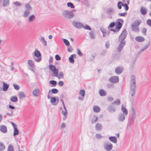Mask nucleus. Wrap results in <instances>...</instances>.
<instances>
[{"label":"nucleus","instance_id":"5fc2aeb1","mask_svg":"<svg viewBox=\"0 0 151 151\" xmlns=\"http://www.w3.org/2000/svg\"><path fill=\"white\" fill-rule=\"evenodd\" d=\"M146 23L148 25L151 27V19H147L146 21Z\"/></svg>","mask_w":151,"mask_h":151},{"label":"nucleus","instance_id":"393cba45","mask_svg":"<svg viewBox=\"0 0 151 151\" xmlns=\"http://www.w3.org/2000/svg\"><path fill=\"white\" fill-rule=\"evenodd\" d=\"M147 11V9L143 7H142L140 10V12L141 14L144 15H145L146 14Z\"/></svg>","mask_w":151,"mask_h":151},{"label":"nucleus","instance_id":"aec40b11","mask_svg":"<svg viewBox=\"0 0 151 151\" xmlns=\"http://www.w3.org/2000/svg\"><path fill=\"white\" fill-rule=\"evenodd\" d=\"M109 140L111 142L116 143L117 142V139L116 137L115 136H111L109 138Z\"/></svg>","mask_w":151,"mask_h":151},{"label":"nucleus","instance_id":"c85d7f7f","mask_svg":"<svg viewBox=\"0 0 151 151\" xmlns=\"http://www.w3.org/2000/svg\"><path fill=\"white\" fill-rule=\"evenodd\" d=\"M3 89L4 91H6L7 90L9 85L8 84L4 82H3Z\"/></svg>","mask_w":151,"mask_h":151},{"label":"nucleus","instance_id":"f704fd0d","mask_svg":"<svg viewBox=\"0 0 151 151\" xmlns=\"http://www.w3.org/2000/svg\"><path fill=\"white\" fill-rule=\"evenodd\" d=\"M93 110L95 112L98 113L100 111V108L97 106H94L93 108Z\"/></svg>","mask_w":151,"mask_h":151},{"label":"nucleus","instance_id":"e433bc0d","mask_svg":"<svg viewBox=\"0 0 151 151\" xmlns=\"http://www.w3.org/2000/svg\"><path fill=\"white\" fill-rule=\"evenodd\" d=\"M134 119L132 118H131L129 117V123H128V125L129 126H131L132 125L134 122Z\"/></svg>","mask_w":151,"mask_h":151},{"label":"nucleus","instance_id":"4c0bfd02","mask_svg":"<svg viewBox=\"0 0 151 151\" xmlns=\"http://www.w3.org/2000/svg\"><path fill=\"white\" fill-rule=\"evenodd\" d=\"M9 0H4L3 2V6L4 7H6L8 6L9 4Z\"/></svg>","mask_w":151,"mask_h":151},{"label":"nucleus","instance_id":"9d476101","mask_svg":"<svg viewBox=\"0 0 151 151\" xmlns=\"http://www.w3.org/2000/svg\"><path fill=\"white\" fill-rule=\"evenodd\" d=\"M136 86H130V94L131 96V99H134L133 96L134 95L136 90L135 89Z\"/></svg>","mask_w":151,"mask_h":151},{"label":"nucleus","instance_id":"6e6d98bb","mask_svg":"<svg viewBox=\"0 0 151 151\" xmlns=\"http://www.w3.org/2000/svg\"><path fill=\"white\" fill-rule=\"evenodd\" d=\"M95 137L97 139H99L102 138V136L100 134H96Z\"/></svg>","mask_w":151,"mask_h":151},{"label":"nucleus","instance_id":"2f4dec72","mask_svg":"<svg viewBox=\"0 0 151 151\" xmlns=\"http://www.w3.org/2000/svg\"><path fill=\"white\" fill-rule=\"evenodd\" d=\"M122 24L120 22L118 21L116 22V27L117 29H119L122 26Z\"/></svg>","mask_w":151,"mask_h":151},{"label":"nucleus","instance_id":"a19ab883","mask_svg":"<svg viewBox=\"0 0 151 151\" xmlns=\"http://www.w3.org/2000/svg\"><path fill=\"white\" fill-rule=\"evenodd\" d=\"M14 147L11 144L8 146L7 151H14Z\"/></svg>","mask_w":151,"mask_h":151},{"label":"nucleus","instance_id":"7c9ffc66","mask_svg":"<svg viewBox=\"0 0 151 151\" xmlns=\"http://www.w3.org/2000/svg\"><path fill=\"white\" fill-rule=\"evenodd\" d=\"M27 63L32 68H35L34 62L31 60H28L27 61Z\"/></svg>","mask_w":151,"mask_h":151},{"label":"nucleus","instance_id":"f257e3e1","mask_svg":"<svg viewBox=\"0 0 151 151\" xmlns=\"http://www.w3.org/2000/svg\"><path fill=\"white\" fill-rule=\"evenodd\" d=\"M127 35V32L125 29H124L119 37V44L117 47V51L119 52L121 51L126 44V41L125 40V39Z\"/></svg>","mask_w":151,"mask_h":151},{"label":"nucleus","instance_id":"39448f33","mask_svg":"<svg viewBox=\"0 0 151 151\" xmlns=\"http://www.w3.org/2000/svg\"><path fill=\"white\" fill-rule=\"evenodd\" d=\"M131 81L130 82V86H136V77L134 75H132L130 77Z\"/></svg>","mask_w":151,"mask_h":151},{"label":"nucleus","instance_id":"6e6552de","mask_svg":"<svg viewBox=\"0 0 151 151\" xmlns=\"http://www.w3.org/2000/svg\"><path fill=\"white\" fill-rule=\"evenodd\" d=\"M109 81L113 83H117L119 81V78L117 76H112L109 78Z\"/></svg>","mask_w":151,"mask_h":151},{"label":"nucleus","instance_id":"58836bf2","mask_svg":"<svg viewBox=\"0 0 151 151\" xmlns=\"http://www.w3.org/2000/svg\"><path fill=\"white\" fill-rule=\"evenodd\" d=\"M10 100L12 102H17L18 101V99L16 96H12Z\"/></svg>","mask_w":151,"mask_h":151},{"label":"nucleus","instance_id":"09e8293b","mask_svg":"<svg viewBox=\"0 0 151 151\" xmlns=\"http://www.w3.org/2000/svg\"><path fill=\"white\" fill-rule=\"evenodd\" d=\"M79 93L82 97H83L85 96V91L84 90H81L80 91Z\"/></svg>","mask_w":151,"mask_h":151},{"label":"nucleus","instance_id":"20e7f679","mask_svg":"<svg viewBox=\"0 0 151 151\" xmlns=\"http://www.w3.org/2000/svg\"><path fill=\"white\" fill-rule=\"evenodd\" d=\"M34 55L37 58H34V60L35 61L38 62L41 61L42 59L41 55L39 51L35 50L34 52Z\"/></svg>","mask_w":151,"mask_h":151},{"label":"nucleus","instance_id":"b1692460","mask_svg":"<svg viewBox=\"0 0 151 151\" xmlns=\"http://www.w3.org/2000/svg\"><path fill=\"white\" fill-rule=\"evenodd\" d=\"M31 11L25 10L24 11L23 14V17H27L29 15H30V14L31 13Z\"/></svg>","mask_w":151,"mask_h":151},{"label":"nucleus","instance_id":"4d7b16f0","mask_svg":"<svg viewBox=\"0 0 151 151\" xmlns=\"http://www.w3.org/2000/svg\"><path fill=\"white\" fill-rule=\"evenodd\" d=\"M123 4L121 1L119 2L117 4V7L119 9H121L122 8V5Z\"/></svg>","mask_w":151,"mask_h":151},{"label":"nucleus","instance_id":"bb28decb","mask_svg":"<svg viewBox=\"0 0 151 151\" xmlns=\"http://www.w3.org/2000/svg\"><path fill=\"white\" fill-rule=\"evenodd\" d=\"M25 10L31 11L32 10V7L29 3H27L25 5Z\"/></svg>","mask_w":151,"mask_h":151},{"label":"nucleus","instance_id":"9b49d317","mask_svg":"<svg viewBox=\"0 0 151 151\" xmlns=\"http://www.w3.org/2000/svg\"><path fill=\"white\" fill-rule=\"evenodd\" d=\"M136 115V111L135 109L133 107H132L131 109L130 114L129 117L135 119Z\"/></svg>","mask_w":151,"mask_h":151},{"label":"nucleus","instance_id":"6ab92c4d","mask_svg":"<svg viewBox=\"0 0 151 151\" xmlns=\"http://www.w3.org/2000/svg\"><path fill=\"white\" fill-rule=\"evenodd\" d=\"M40 93V90L39 88H37L33 90L32 92L33 95L35 96H38Z\"/></svg>","mask_w":151,"mask_h":151},{"label":"nucleus","instance_id":"338daca9","mask_svg":"<svg viewBox=\"0 0 151 151\" xmlns=\"http://www.w3.org/2000/svg\"><path fill=\"white\" fill-rule=\"evenodd\" d=\"M58 85L59 86L62 87L64 83L63 81H60L58 83Z\"/></svg>","mask_w":151,"mask_h":151},{"label":"nucleus","instance_id":"f3484780","mask_svg":"<svg viewBox=\"0 0 151 151\" xmlns=\"http://www.w3.org/2000/svg\"><path fill=\"white\" fill-rule=\"evenodd\" d=\"M135 40L137 42H142L145 41V39L143 37L138 36L135 37Z\"/></svg>","mask_w":151,"mask_h":151},{"label":"nucleus","instance_id":"7ed1b4c3","mask_svg":"<svg viewBox=\"0 0 151 151\" xmlns=\"http://www.w3.org/2000/svg\"><path fill=\"white\" fill-rule=\"evenodd\" d=\"M63 16L68 19H72L74 16V14L71 11L69 10H65L63 13Z\"/></svg>","mask_w":151,"mask_h":151},{"label":"nucleus","instance_id":"8fccbe9b","mask_svg":"<svg viewBox=\"0 0 151 151\" xmlns=\"http://www.w3.org/2000/svg\"><path fill=\"white\" fill-rule=\"evenodd\" d=\"M56 101V99L55 97H52L51 98L50 102L53 105Z\"/></svg>","mask_w":151,"mask_h":151},{"label":"nucleus","instance_id":"864d4df0","mask_svg":"<svg viewBox=\"0 0 151 151\" xmlns=\"http://www.w3.org/2000/svg\"><path fill=\"white\" fill-rule=\"evenodd\" d=\"M122 6L124 7L126 11H127L129 9V7L126 4H122Z\"/></svg>","mask_w":151,"mask_h":151},{"label":"nucleus","instance_id":"412c9836","mask_svg":"<svg viewBox=\"0 0 151 151\" xmlns=\"http://www.w3.org/2000/svg\"><path fill=\"white\" fill-rule=\"evenodd\" d=\"M121 110L123 114L126 116H127L128 114V111L127 109L122 105L121 106Z\"/></svg>","mask_w":151,"mask_h":151},{"label":"nucleus","instance_id":"3c124183","mask_svg":"<svg viewBox=\"0 0 151 151\" xmlns=\"http://www.w3.org/2000/svg\"><path fill=\"white\" fill-rule=\"evenodd\" d=\"M58 92V91L56 88H54L51 89V92L54 94H56Z\"/></svg>","mask_w":151,"mask_h":151},{"label":"nucleus","instance_id":"680f3d73","mask_svg":"<svg viewBox=\"0 0 151 151\" xmlns=\"http://www.w3.org/2000/svg\"><path fill=\"white\" fill-rule=\"evenodd\" d=\"M94 117L95 118V119H92V122L93 123H95L98 120V118L95 116H94Z\"/></svg>","mask_w":151,"mask_h":151},{"label":"nucleus","instance_id":"774afa93","mask_svg":"<svg viewBox=\"0 0 151 151\" xmlns=\"http://www.w3.org/2000/svg\"><path fill=\"white\" fill-rule=\"evenodd\" d=\"M73 49L71 46H70L68 48V52H71L72 51Z\"/></svg>","mask_w":151,"mask_h":151},{"label":"nucleus","instance_id":"72a5a7b5","mask_svg":"<svg viewBox=\"0 0 151 151\" xmlns=\"http://www.w3.org/2000/svg\"><path fill=\"white\" fill-rule=\"evenodd\" d=\"M149 46V44H148L145 45L144 47L141 48V50L138 52V54H140L141 52H143V51L147 49Z\"/></svg>","mask_w":151,"mask_h":151},{"label":"nucleus","instance_id":"0e129e2a","mask_svg":"<svg viewBox=\"0 0 151 151\" xmlns=\"http://www.w3.org/2000/svg\"><path fill=\"white\" fill-rule=\"evenodd\" d=\"M13 3L14 4L18 6H22V4L17 1L15 2H14Z\"/></svg>","mask_w":151,"mask_h":151},{"label":"nucleus","instance_id":"a18cd8bd","mask_svg":"<svg viewBox=\"0 0 151 151\" xmlns=\"http://www.w3.org/2000/svg\"><path fill=\"white\" fill-rule=\"evenodd\" d=\"M14 132L13 135L14 136L18 134L19 133V131L17 129V128H16L14 129Z\"/></svg>","mask_w":151,"mask_h":151},{"label":"nucleus","instance_id":"4468645a","mask_svg":"<svg viewBox=\"0 0 151 151\" xmlns=\"http://www.w3.org/2000/svg\"><path fill=\"white\" fill-rule=\"evenodd\" d=\"M28 17V20L29 22V23L34 22L36 19V17L34 15H31Z\"/></svg>","mask_w":151,"mask_h":151},{"label":"nucleus","instance_id":"a211bd4d","mask_svg":"<svg viewBox=\"0 0 151 151\" xmlns=\"http://www.w3.org/2000/svg\"><path fill=\"white\" fill-rule=\"evenodd\" d=\"M95 128L97 131H101L102 129V125L100 123H97L95 125Z\"/></svg>","mask_w":151,"mask_h":151},{"label":"nucleus","instance_id":"c9c22d12","mask_svg":"<svg viewBox=\"0 0 151 151\" xmlns=\"http://www.w3.org/2000/svg\"><path fill=\"white\" fill-rule=\"evenodd\" d=\"M100 30L103 34V37H106L107 35L106 30L104 28H101L100 29Z\"/></svg>","mask_w":151,"mask_h":151},{"label":"nucleus","instance_id":"c03bdc74","mask_svg":"<svg viewBox=\"0 0 151 151\" xmlns=\"http://www.w3.org/2000/svg\"><path fill=\"white\" fill-rule=\"evenodd\" d=\"M89 36L91 38L94 39L95 38V36L92 31H91L89 33Z\"/></svg>","mask_w":151,"mask_h":151},{"label":"nucleus","instance_id":"2eb2a0df","mask_svg":"<svg viewBox=\"0 0 151 151\" xmlns=\"http://www.w3.org/2000/svg\"><path fill=\"white\" fill-rule=\"evenodd\" d=\"M123 68L120 67H118L115 69V72L117 75L121 74L122 72Z\"/></svg>","mask_w":151,"mask_h":151},{"label":"nucleus","instance_id":"1a4fd4ad","mask_svg":"<svg viewBox=\"0 0 151 151\" xmlns=\"http://www.w3.org/2000/svg\"><path fill=\"white\" fill-rule=\"evenodd\" d=\"M126 115L123 114L122 113L119 114L117 116V119L119 122H124L125 119Z\"/></svg>","mask_w":151,"mask_h":151},{"label":"nucleus","instance_id":"603ef678","mask_svg":"<svg viewBox=\"0 0 151 151\" xmlns=\"http://www.w3.org/2000/svg\"><path fill=\"white\" fill-rule=\"evenodd\" d=\"M63 41L65 45L67 46H69L70 45V43L69 41L66 39H63Z\"/></svg>","mask_w":151,"mask_h":151},{"label":"nucleus","instance_id":"ea45409f","mask_svg":"<svg viewBox=\"0 0 151 151\" xmlns=\"http://www.w3.org/2000/svg\"><path fill=\"white\" fill-rule=\"evenodd\" d=\"M5 147L3 143L0 142V151L4 150L5 149Z\"/></svg>","mask_w":151,"mask_h":151},{"label":"nucleus","instance_id":"cd10ccee","mask_svg":"<svg viewBox=\"0 0 151 151\" xmlns=\"http://www.w3.org/2000/svg\"><path fill=\"white\" fill-rule=\"evenodd\" d=\"M19 97L20 99H22L24 98L26 96V95L24 92H20L19 95Z\"/></svg>","mask_w":151,"mask_h":151},{"label":"nucleus","instance_id":"f8f14e48","mask_svg":"<svg viewBox=\"0 0 151 151\" xmlns=\"http://www.w3.org/2000/svg\"><path fill=\"white\" fill-rule=\"evenodd\" d=\"M58 72H57L55 73V75H52V76H55L57 77L58 79L63 78L64 76V74L63 72H60L59 74H58Z\"/></svg>","mask_w":151,"mask_h":151},{"label":"nucleus","instance_id":"ddd939ff","mask_svg":"<svg viewBox=\"0 0 151 151\" xmlns=\"http://www.w3.org/2000/svg\"><path fill=\"white\" fill-rule=\"evenodd\" d=\"M49 67L50 70L53 72V73L54 75H55V73L57 72H58V69H57L54 65H50L49 66Z\"/></svg>","mask_w":151,"mask_h":151},{"label":"nucleus","instance_id":"79ce46f5","mask_svg":"<svg viewBox=\"0 0 151 151\" xmlns=\"http://www.w3.org/2000/svg\"><path fill=\"white\" fill-rule=\"evenodd\" d=\"M82 28L86 30H91V27L87 24H86L85 25H83V26Z\"/></svg>","mask_w":151,"mask_h":151},{"label":"nucleus","instance_id":"69168bd1","mask_svg":"<svg viewBox=\"0 0 151 151\" xmlns=\"http://www.w3.org/2000/svg\"><path fill=\"white\" fill-rule=\"evenodd\" d=\"M77 54L80 56H82L83 55V53L79 49H77Z\"/></svg>","mask_w":151,"mask_h":151},{"label":"nucleus","instance_id":"37998d69","mask_svg":"<svg viewBox=\"0 0 151 151\" xmlns=\"http://www.w3.org/2000/svg\"><path fill=\"white\" fill-rule=\"evenodd\" d=\"M75 55H71L69 58V61L71 63H73L74 62V60L73 59L74 56H75Z\"/></svg>","mask_w":151,"mask_h":151},{"label":"nucleus","instance_id":"49530a36","mask_svg":"<svg viewBox=\"0 0 151 151\" xmlns=\"http://www.w3.org/2000/svg\"><path fill=\"white\" fill-rule=\"evenodd\" d=\"M120 103V100L119 99H117L116 100L114 101L113 102L112 104H116L117 105H119Z\"/></svg>","mask_w":151,"mask_h":151},{"label":"nucleus","instance_id":"bf43d9fd","mask_svg":"<svg viewBox=\"0 0 151 151\" xmlns=\"http://www.w3.org/2000/svg\"><path fill=\"white\" fill-rule=\"evenodd\" d=\"M50 84L55 86L57 84V82L54 80H51L50 81Z\"/></svg>","mask_w":151,"mask_h":151},{"label":"nucleus","instance_id":"c756f323","mask_svg":"<svg viewBox=\"0 0 151 151\" xmlns=\"http://www.w3.org/2000/svg\"><path fill=\"white\" fill-rule=\"evenodd\" d=\"M99 93L101 96H106V92L103 89H101L99 90Z\"/></svg>","mask_w":151,"mask_h":151},{"label":"nucleus","instance_id":"f03ea898","mask_svg":"<svg viewBox=\"0 0 151 151\" xmlns=\"http://www.w3.org/2000/svg\"><path fill=\"white\" fill-rule=\"evenodd\" d=\"M141 20L138 19L134 21L132 24L131 28L132 31L134 32H138L139 31V25L142 23Z\"/></svg>","mask_w":151,"mask_h":151},{"label":"nucleus","instance_id":"dca6fc26","mask_svg":"<svg viewBox=\"0 0 151 151\" xmlns=\"http://www.w3.org/2000/svg\"><path fill=\"white\" fill-rule=\"evenodd\" d=\"M0 130L4 133H6L7 132V129L6 127L4 125L0 126Z\"/></svg>","mask_w":151,"mask_h":151},{"label":"nucleus","instance_id":"4be33fe9","mask_svg":"<svg viewBox=\"0 0 151 151\" xmlns=\"http://www.w3.org/2000/svg\"><path fill=\"white\" fill-rule=\"evenodd\" d=\"M40 40L44 45L45 47L47 46V41L45 40V38L41 36L40 39Z\"/></svg>","mask_w":151,"mask_h":151},{"label":"nucleus","instance_id":"13d9d810","mask_svg":"<svg viewBox=\"0 0 151 151\" xmlns=\"http://www.w3.org/2000/svg\"><path fill=\"white\" fill-rule=\"evenodd\" d=\"M13 85L14 89L16 90H18L20 88L19 86L17 84H14Z\"/></svg>","mask_w":151,"mask_h":151},{"label":"nucleus","instance_id":"e2e57ef3","mask_svg":"<svg viewBox=\"0 0 151 151\" xmlns=\"http://www.w3.org/2000/svg\"><path fill=\"white\" fill-rule=\"evenodd\" d=\"M147 30V29L145 28H143L142 29V33L145 35H146Z\"/></svg>","mask_w":151,"mask_h":151},{"label":"nucleus","instance_id":"052dcab7","mask_svg":"<svg viewBox=\"0 0 151 151\" xmlns=\"http://www.w3.org/2000/svg\"><path fill=\"white\" fill-rule=\"evenodd\" d=\"M115 23L114 22H112L110 25L108 26V28L109 29L110 27H112L114 26Z\"/></svg>","mask_w":151,"mask_h":151},{"label":"nucleus","instance_id":"5701e85b","mask_svg":"<svg viewBox=\"0 0 151 151\" xmlns=\"http://www.w3.org/2000/svg\"><path fill=\"white\" fill-rule=\"evenodd\" d=\"M62 114L64 115V116L63 118V119L64 120H65L67 117L68 116V111L67 110H62Z\"/></svg>","mask_w":151,"mask_h":151},{"label":"nucleus","instance_id":"de8ad7c7","mask_svg":"<svg viewBox=\"0 0 151 151\" xmlns=\"http://www.w3.org/2000/svg\"><path fill=\"white\" fill-rule=\"evenodd\" d=\"M67 6L68 7H70L71 8H74L75 6L74 4L72 3L68 2L67 4Z\"/></svg>","mask_w":151,"mask_h":151},{"label":"nucleus","instance_id":"0eeeda50","mask_svg":"<svg viewBox=\"0 0 151 151\" xmlns=\"http://www.w3.org/2000/svg\"><path fill=\"white\" fill-rule=\"evenodd\" d=\"M73 25L76 28L80 29L82 28L83 24L80 22H77L75 21L73 22Z\"/></svg>","mask_w":151,"mask_h":151},{"label":"nucleus","instance_id":"423d86ee","mask_svg":"<svg viewBox=\"0 0 151 151\" xmlns=\"http://www.w3.org/2000/svg\"><path fill=\"white\" fill-rule=\"evenodd\" d=\"M104 149L107 151H111L113 148V145L111 143L104 144Z\"/></svg>","mask_w":151,"mask_h":151},{"label":"nucleus","instance_id":"a878e982","mask_svg":"<svg viewBox=\"0 0 151 151\" xmlns=\"http://www.w3.org/2000/svg\"><path fill=\"white\" fill-rule=\"evenodd\" d=\"M107 109L111 113L114 112L116 111L115 109L111 105L108 106Z\"/></svg>","mask_w":151,"mask_h":151},{"label":"nucleus","instance_id":"473e14b6","mask_svg":"<svg viewBox=\"0 0 151 151\" xmlns=\"http://www.w3.org/2000/svg\"><path fill=\"white\" fill-rule=\"evenodd\" d=\"M114 12V9L112 8H109L107 10V13L109 15H111Z\"/></svg>","mask_w":151,"mask_h":151}]
</instances>
